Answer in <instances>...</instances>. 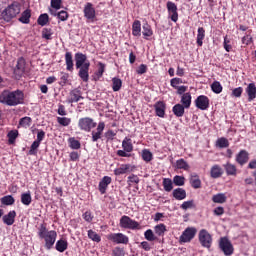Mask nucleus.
Here are the masks:
<instances>
[{
	"label": "nucleus",
	"instance_id": "nucleus-1",
	"mask_svg": "<svg viewBox=\"0 0 256 256\" xmlns=\"http://www.w3.org/2000/svg\"><path fill=\"white\" fill-rule=\"evenodd\" d=\"M75 67L78 69V77L81 78L83 83H89V69L91 68V62L87 60V54L78 52L74 56Z\"/></svg>",
	"mask_w": 256,
	"mask_h": 256
},
{
	"label": "nucleus",
	"instance_id": "nucleus-2",
	"mask_svg": "<svg viewBox=\"0 0 256 256\" xmlns=\"http://www.w3.org/2000/svg\"><path fill=\"white\" fill-rule=\"evenodd\" d=\"M19 13H21V3H19L18 1H14L2 11L1 17L7 23H9V21L15 19V17H17Z\"/></svg>",
	"mask_w": 256,
	"mask_h": 256
},
{
	"label": "nucleus",
	"instance_id": "nucleus-3",
	"mask_svg": "<svg viewBox=\"0 0 256 256\" xmlns=\"http://www.w3.org/2000/svg\"><path fill=\"white\" fill-rule=\"evenodd\" d=\"M78 127L80 131L91 133V130L97 127V122L91 117H83L78 120Z\"/></svg>",
	"mask_w": 256,
	"mask_h": 256
},
{
	"label": "nucleus",
	"instance_id": "nucleus-4",
	"mask_svg": "<svg viewBox=\"0 0 256 256\" xmlns=\"http://www.w3.org/2000/svg\"><path fill=\"white\" fill-rule=\"evenodd\" d=\"M119 226L121 229H130L131 231H135L136 229H141V224L136 220L131 219V217L127 215H123L120 218Z\"/></svg>",
	"mask_w": 256,
	"mask_h": 256
},
{
	"label": "nucleus",
	"instance_id": "nucleus-5",
	"mask_svg": "<svg viewBox=\"0 0 256 256\" xmlns=\"http://www.w3.org/2000/svg\"><path fill=\"white\" fill-rule=\"evenodd\" d=\"M122 149L117 150L116 155L118 157H131L130 153H133V140L129 137H125L122 141Z\"/></svg>",
	"mask_w": 256,
	"mask_h": 256
},
{
	"label": "nucleus",
	"instance_id": "nucleus-6",
	"mask_svg": "<svg viewBox=\"0 0 256 256\" xmlns=\"http://www.w3.org/2000/svg\"><path fill=\"white\" fill-rule=\"evenodd\" d=\"M198 241L205 249H211V245H213V236L206 229H201L198 234Z\"/></svg>",
	"mask_w": 256,
	"mask_h": 256
},
{
	"label": "nucleus",
	"instance_id": "nucleus-7",
	"mask_svg": "<svg viewBox=\"0 0 256 256\" xmlns=\"http://www.w3.org/2000/svg\"><path fill=\"white\" fill-rule=\"evenodd\" d=\"M219 249L224 253L225 256H231L235 253V248L231 243V240L227 237H221L219 240Z\"/></svg>",
	"mask_w": 256,
	"mask_h": 256
},
{
	"label": "nucleus",
	"instance_id": "nucleus-8",
	"mask_svg": "<svg viewBox=\"0 0 256 256\" xmlns=\"http://www.w3.org/2000/svg\"><path fill=\"white\" fill-rule=\"evenodd\" d=\"M83 13L87 23H95L97 21V12L95 11V7H93V3L87 2L84 6Z\"/></svg>",
	"mask_w": 256,
	"mask_h": 256
},
{
	"label": "nucleus",
	"instance_id": "nucleus-9",
	"mask_svg": "<svg viewBox=\"0 0 256 256\" xmlns=\"http://www.w3.org/2000/svg\"><path fill=\"white\" fill-rule=\"evenodd\" d=\"M195 235H197V228L195 227H187L179 237L180 243H191L193 239H195Z\"/></svg>",
	"mask_w": 256,
	"mask_h": 256
},
{
	"label": "nucleus",
	"instance_id": "nucleus-10",
	"mask_svg": "<svg viewBox=\"0 0 256 256\" xmlns=\"http://www.w3.org/2000/svg\"><path fill=\"white\" fill-rule=\"evenodd\" d=\"M25 104V93L23 90L17 89L11 91V107H17V105Z\"/></svg>",
	"mask_w": 256,
	"mask_h": 256
},
{
	"label": "nucleus",
	"instance_id": "nucleus-11",
	"mask_svg": "<svg viewBox=\"0 0 256 256\" xmlns=\"http://www.w3.org/2000/svg\"><path fill=\"white\" fill-rule=\"evenodd\" d=\"M108 241L116 243V245H127L129 243V237L123 233H111L107 235Z\"/></svg>",
	"mask_w": 256,
	"mask_h": 256
},
{
	"label": "nucleus",
	"instance_id": "nucleus-12",
	"mask_svg": "<svg viewBox=\"0 0 256 256\" xmlns=\"http://www.w3.org/2000/svg\"><path fill=\"white\" fill-rule=\"evenodd\" d=\"M41 239H44L46 249H48V250L53 249V246L55 245V241H57V231L50 230Z\"/></svg>",
	"mask_w": 256,
	"mask_h": 256
},
{
	"label": "nucleus",
	"instance_id": "nucleus-13",
	"mask_svg": "<svg viewBox=\"0 0 256 256\" xmlns=\"http://www.w3.org/2000/svg\"><path fill=\"white\" fill-rule=\"evenodd\" d=\"M166 7H167L168 14L170 15L171 21H173L174 23H177V21H179V12H177L178 11L177 4H175L174 2L168 1L166 3Z\"/></svg>",
	"mask_w": 256,
	"mask_h": 256
},
{
	"label": "nucleus",
	"instance_id": "nucleus-14",
	"mask_svg": "<svg viewBox=\"0 0 256 256\" xmlns=\"http://www.w3.org/2000/svg\"><path fill=\"white\" fill-rule=\"evenodd\" d=\"M209 103V97L205 95H200L195 100L197 109H200L201 111H207V109H209Z\"/></svg>",
	"mask_w": 256,
	"mask_h": 256
},
{
	"label": "nucleus",
	"instance_id": "nucleus-15",
	"mask_svg": "<svg viewBox=\"0 0 256 256\" xmlns=\"http://www.w3.org/2000/svg\"><path fill=\"white\" fill-rule=\"evenodd\" d=\"M96 127V130L91 132L93 143H97V141L103 137V131H105V122H99Z\"/></svg>",
	"mask_w": 256,
	"mask_h": 256
},
{
	"label": "nucleus",
	"instance_id": "nucleus-16",
	"mask_svg": "<svg viewBox=\"0 0 256 256\" xmlns=\"http://www.w3.org/2000/svg\"><path fill=\"white\" fill-rule=\"evenodd\" d=\"M25 65V58H19L16 64V68L14 69V74L16 75V77H18V79H21V77H23L25 73Z\"/></svg>",
	"mask_w": 256,
	"mask_h": 256
},
{
	"label": "nucleus",
	"instance_id": "nucleus-17",
	"mask_svg": "<svg viewBox=\"0 0 256 256\" xmlns=\"http://www.w3.org/2000/svg\"><path fill=\"white\" fill-rule=\"evenodd\" d=\"M113 179L110 176H104L101 181L99 182L98 189L101 193V195H105L107 193V189L109 185H111V182Z\"/></svg>",
	"mask_w": 256,
	"mask_h": 256
},
{
	"label": "nucleus",
	"instance_id": "nucleus-18",
	"mask_svg": "<svg viewBox=\"0 0 256 256\" xmlns=\"http://www.w3.org/2000/svg\"><path fill=\"white\" fill-rule=\"evenodd\" d=\"M155 114L157 117L162 119L165 117V111L167 109V104L164 101H158L154 104Z\"/></svg>",
	"mask_w": 256,
	"mask_h": 256
},
{
	"label": "nucleus",
	"instance_id": "nucleus-19",
	"mask_svg": "<svg viewBox=\"0 0 256 256\" xmlns=\"http://www.w3.org/2000/svg\"><path fill=\"white\" fill-rule=\"evenodd\" d=\"M83 99L81 90L74 89L70 91L69 97H68V103H79Z\"/></svg>",
	"mask_w": 256,
	"mask_h": 256
},
{
	"label": "nucleus",
	"instance_id": "nucleus-20",
	"mask_svg": "<svg viewBox=\"0 0 256 256\" xmlns=\"http://www.w3.org/2000/svg\"><path fill=\"white\" fill-rule=\"evenodd\" d=\"M0 103L11 107V90L6 89L0 93Z\"/></svg>",
	"mask_w": 256,
	"mask_h": 256
},
{
	"label": "nucleus",
	"instance_id": "nucleus-21",
	"mask_svg": "<svg viewBox=\"0 0 256 256\" xmlns=\"http://www.w3.org/2000/svg\"><path fill=\"white\" fill-rule=\"evenodd\" d=\"M246 94L248 96V102L255 101L256 99V85L255 83H250L245 89Z\"/></svg>",
	"mask_w": 256,
	"mask_h": 256
},
{
	"label": "nucleus",
	"instance_id": "nucleus-22",
	"mask_svg": "<svg viewBox=\"0 0 256 256\" xmlns=\"http://www.w3.org/2000/svg\"><path fill=\"white\" fill-rule=\"evenodd\" d=\"M223 176V168L219 164L213 165L210 169V177L212 179H219Z\"/></svg>",
	"mask_w": 256,
	"mask_h": 256
},
{
	"label": "nucleus",
	"instance_id": "nucleus-23",
	"mask_svg": "<svg viewBox=\"0 0 256 256\" xmlns=\"http://www.w3.org/2000/svg\"><path fill=\"white\" fill-rule=\"evenodd\" d=\"M249 161V152L241 150L236 156V162L241 166L245 165Z\"/></svg>",
	"mask_w": 256,
	"mask_h": 256
},
{
	"label": "nucleus",
	"instance_id": "nucleus-24",
	"mask_svg": "<svg viewBox=\"0 0 256 256\" xmlns=\"http://www.w3.org/2000/svg\"><path fill=\"white\" fill-rule=\"evenodd\" d=\"M16 217H17V212H15V210H12L8 214L2 217V221L5 225H13V223H15Z\"/></svg>",
	"mask_w": 256,
	"mask_h": 256
},
{
	"label": "nucleus",
	"instance_id": "nucleus-25",
	"mask_svg": "<svg viewBox=\"0 0 256 256\" xmlns=\"http://www.w3.org/2000/svg\"><path fill=\"white\" fill-rule=\"evenodd\" d=\"M172 195L176 201H183L187 198V191L183 188H176L173 190Z\"/></svg>",
	"mask_w": 256,
	"mask_h": 256
},
{
	"label": "nucleus",
	"instance_id": "nucleus-26",
	"mask_svg": "<svg viewBox=\"0 0 256 256\" xmlns=\"http://www.w3.org/2000/svg\"><path fill=\"white\" fill-rule=\"evenodd\" d=\"M68 247H69V242H67V240L63 239V238L59 239L55 245V249L59 253H65V251H67Z\"/></svg>",
	"mask_w": 256,
	"mask_h": 256
},
{
	"label": "nucleus",
	"instance_id": "nucleus-27",
	"mask_svg": "<svg viewBox=\"0 0 256 256\" xmlns=\"http://www.w3.org/2000/svg\"><path fill=\"white\" fill-rule=\"evenodd\" d=\"M131 171H133L131 170V164H122L114 170V175H125L126 173H131Z\"/></svg>",
	"mask_w": 256,
	"mask_h": 256
},
{
	"label": "nucleus",
	"instance_id": "nucleus-28",
	"mask_svg": "<svg viewBox=\"0 0 256 256\" xmlns=\"http://www.w3.org/2000/svg\"><path fill=\"white\" fill-rule=\"evenodd\" d=\"M190 185L193 189H201V178H199L197 173L191 174Z\"/></svg>",
	"mask_w": 256,
	"mask_h": 256
},
{
	"label": "nucleus",
	"instance_id": "nucleus-29",
	"mask_svg": "<svg viewBox=\"0 0 256 256\" xmlns=\"http://www.w3.org/2000/svg\"><path fill=\"white\" fill-rule=\"evenodd\" d=\"M65 63H66V70L73 72V69H74L73 67L75 64L73 63V54L71 52L65 53Z\"/></svg>",
	"mask_w": 256,
	"mask_h": 256
},
{
	"label": "nucleus",
	"instance_id": "nucleus-30",
	"mask_svg": "<svg viewBox=\"0 0 256 256\" xmlns=\"http://www.w3.org/2000/svg\"><path fill=\"white\" fill-rule=\"evenodd\" d=\"M19 21L24 25H29L31 21V9L24 10L21 14V17L19 18Z\"/></svg>",
	"mask_w": 256,
	"mask_h": 256
},
{
	"label": "nucleus",
	"instance_id": "nucleus-31",
	"mask_svg": "<svg viewBox=\"0 0 256 256\" xmlns=\"http://www.w3.org/2000/svg\"><path fill=\"white\" fill-rule=\"evenodd\" d=\"M142 29V35L144 39H146V41H149V37H153V28H151V25H149V23H145L142 26Z\"/></svg>",
	"mask_w": 256,
	"mask_h": 256
},
{
	"label": "nucleus",
	"instance_id": "nucleus-32",
	"mask_svg": "<svg viewBox=\"0 0 256 256\" xmlns=\"http://www.w3.org/2000/svg\"><path fill=\"white\" fill-rule=\"evenodd\" d=\"M106 65L103 62H98V70L94 73V81H99L101 77H103V73H105Z\"/></svg>",
	"mask_w": 256,
	"mask_h": 256
},
{
	"label": "nucleus",
	"instance_id": "nucleus-33",
	"mask_svg": "<svg viewBox=\"0 0 256 256\" xmlns=\"http://www.w3.org/2000/svg\"><path fill=\"white\" fill-rule=\"evenodd\" d=\"M132 35L134 37H141V21L135 20L132 24Z\"/></svg>",
	"mask_w": 256,
	"mask_h": 256
},
{
	"label": "nucleus",
	"instance_id": "nucleus-34",
	"mask_svg": "<svg viewBox=\"0 0 256 256\" xmlns=\"http://www.w3.org/2000/svg\"><path fill=\"white\" fill-rule=\"evenodd\" d=\"M213 203H219L223 205V203H227V195L225 193H218L212 196Z\"/></svg>",
	"mask_w": 256,
	"mask_h": 256
},
{
	"label": "nucleus",
	"instance_id": "nucleus-35",
	"mask_svg": "<svg viewBox=\"0 0 256 256\" xmlns=\"http://www.w3.org/2000/svg\"><path fill=\"white\" fill-rule=\"evenodd\" d=\"M31 123H33V119H31L29 116H25L19 120L18 129L19 127L29 129V127H31Z\"/></svg>",
	"mask_w": 256,
	"mask_h": 256
},
{
	"label": "nucleus",
	"instance_id": "nucleus-36",
	"mask_svg": "<svg viewBox=\"0 0 256 256\" xmlns=\"http://www.w3.org/2000/svg\"><path fill=\"white\" fill-rule=\"evenodd\" d=\"M172 112L176 117H183L185 115V107L182 104H176L173 106Z\"/></svg>",
	"mask_w": 256,
	"mask_h": 256
},
{
	"label": "nucleus",
	"instance_id": "nucleus-37",
	"mask_svg": "<svg viewBox=\"0 0 256 256\" xmlns=\"http://www.w3.org/2000/svg\"><path fill=\"white\" fill-rule=\"evenodd\" d=\"M175 168L182 169L183 171H189V169H191V166H189V163H187L185 159L181 158L176 161Z\"/></svg>",
	"mask_w": 256,
	"mask_h": 256
},
{
	"label": "nucleus",
	"instance_id": "nucleus-38",
	"mask_svg": "<svg viewBox=\"0 0 256 256\" xmlns=\"http://www.w3.org/2000/svg\"><path fill=\"white\" fill-rule=\"evenodd\" d=\"M191 93H184L181 97V103L185 107V109H189L191 107Z\"/></svg>",
	"mask_w": 256,
	"mask_h": 256
},
{
	"label": "nucleus",
	"instance_id": "nucleus-39",
	"mask_svg": "<svg viewBox=\"0 0 256 256\" xmlns=\"http://www.w3.org/2000/svg\"><path fill=\"white\" fill-rule=\"evenodd\" d=\"M205 39V28L199 27L197 33L196 43L198 47H203V40Z\"/></svg>",
	"mask_w": 256,
	"mask_h": 256
},
{
	"label": "nucleus",
	"instance_id": "nucleus-40",
	"mask_svg": "<svg viewBox=\"0 0 256 256\" xmlns=\"http://www.w3.org/2000/svg\"><path fill=\"white\" fill-rule=\"evenodd\" d=\"M9 145H15L17 137H19V130H11L7 134Z\"/></svg>",
	"mask_w": 256,
	"mask_h": 256
},
{
	"label": "nucleus",
	"instance_id": "nucleus-41",
	"mask_svg": "<svg viewBox=\"0 0 256 256\" xmlns=\"http://www.w3.org/2000/svg\"><path fill=\"white\" fill-rule=\"evenodd\" d=\"M32 201H33V199L31 198V192H26V193L21 194L22 205H26L27 207H29V205H31Z\"/></svg>",
	"mask_w": 256,
	"mask_h": 256
},
{
	"label": "nucleus",
	"instance_id": "nucleus-42",
	"mask_svg": "<svg viewBox=\"0 0 256 256\" xmlns=\"http://www.w3.org/2000/svg\"><path fill=\"white\" fill-rule=\"evenodd\" d=\"M121 87H123V81L120 78L114 77L112 79V89L114 92L121 91Z\"/></svg>",
	"mask_w": 256,
	"mask_h": 256
},
{
	"label": "nucleus",
	"instance_id": "nucleus-43",
	"mask_svg": "<svg viewBox=\"0 0 256 256\" xmlns=\"http://www.w3.org/2000/svg\"><path fill=\"white\" fill-rule=\"evenodd\" d=\"M162 185L164 187V191H166L167 193H171V191H173V180H171L170 178H164Z\"/></svg>",
	"mask_w": 256,
	"mask_h": 256
},
{
	"label": "nucleus",
	"instance_id": "nucleus-44",
	"mask_svg": "<svg viewBox=\"0 0 256 256\" xmlns=\"http://www.w3.org/2000/svg\"><path fill=\"white\" fill-rule=\"evenodd\" d=\"M50 13H51V15H54V17H56V15H57V17H58V19H60V21H67V19H69V13L65 10H62L58 13H55V12H53V10H50Z\"/></svg>",
	"mask_w": 256,
	"mask_h": 256
},
{
	"label": "nucleus",
	"instance_id": "nucleus-45",
	"mask_svg": "<svg viewBox=\"0 0 256 256\" xmlns=\"http://www.w3.org/2000/svg\"><path fill=\"white\" fill-rule=\"evenodd\" d=\"M37 23L41 27H45V25L49 23V14L47 13L41 14L37 19Z\"/></svg>",
	"mask_w": 256,
	"mask_h": 256
},
{
	"label": "nucleus",
	"instance_id": "nucleus-46",
	"mask_svg": "<svg viewBox=\"0 0 256 256\" xmlns=\"http://www.w3.org/2000/svg\"><path fill=\"white\" fill-rule=\"evenodd\" d=\"M154 231L158 237H163L165 231H167V226H165V224H158L154 227Z\"/></svg>",
	"mask_w": 256,
	"mask_h": 256
},
{
	"label": "nucleus",
	"instance_id": "nucleus-47",
	"mask_svg": "<svg viewBox=\"0 0 256 256\" xmlns=\"http://www.w3.org/2000/svg\"><path fill=\"white\" fill-rule=\"evenodd\" d=\"M142 159L145 163H151V161H153V153H151L149 149L142 150Z\"/></svg>",
	"mask_w": 256,
	"mask_h": 256
},
{
	"label": "nucleus",
	"instance_id": "nucleus-48",
	"mask_svg": "<svg viewBox=\"0 0 256 256\" xmlns=\"http://www.w3.org/2000/svg\"><path fill=\"white\" fill-rule=\"evenodd\" d=\"M68 143H69L70 149H75V150L81 149V142L75 139V137L69 138Z\"/></svg>",
	"mask_w": 256,
	"mask_h": 256
},
{
	"label": "nucleus",
	"instance_id": "nucleus-49",
	"mask_svg": "<svg viewBox=\"0 0 256 256\" xmlns=\"http://www.w3.org/2000/svg\"><path fill=\"white\" fill-rule=\"evenodd\" d=\"M224 169L227 175H237V167L229 162L224 165Z\"/></svg>",
	"mask_w": 256,
	"mask_h": 256
},
{
	"label": "nucleus",
	"instance_id": "nucleus-50",
	"mask_svg": "<svg viewBox=\"0 0 256 256\" xmlns=\"http://www.w3.org/2000/svg\"><path fill=\"white\" fill-rule=\"evenodd\" d=\"M211 90L213 91V93H216V95H219V93H222L223 92V86L221 85V82L214 81L211 84Z\"/></svg>",
	"mask_w": 256,
	"mask_h": 256
},
{
	"label": "nucleus",
	"instance_id": "nucleus-51",
	"mask_svg": "<svg viewBox=\"0 0 256 256\" xmlns=\"http://www.w3.org/2000/svg\"><path fill=\"white\" fill-rule=\"evenodd\" d=\"M216 147H219L220 149H226L229 147V140L225 137H221L216 141Z\"/></svg>",
	"mask_w": 256,
	"mask_h": 256
},
{
	"label": "nucleus",
	"instance_id": "nucleus-52",
	"mask_svg": "<svg viewBox=\"0 0 256 256\" xmlns=\"http://www.w3.org/2000/svg\"><path fill=\"white\" fill-rule=\"evenodd\" d=\"M88 239H91L95 243H101V236L93 230H88Z\"/></svg>",
	"mask_w": 256,
	"mask_h": 256
},
{
	"label": "nucleus",
	"instance_id": "nucleus-53",
	"mask_svg": "<svg viewBox=\"0 0 256 256\" xmlns=\"http://www.w3.org/2000/svg\"><path fill=\"white\" fill-rule=\"evenodd\" d=\"M47 233H49V230H47V224L45 223L40 224V226L38 227L39 238L43 239V237H45Z\"/></svg>",
	"mask_w": 256,
	"mask_h": 256
},
{
	"label": "nucleus",
	"instance_id": "nucleus-54",
	"mask_svg": "<svg viewBox=\"0 0 256 256\" xmlns=\"http://www.w3.org/2000/svg\"><path fill=\"white\" fill-rule=\"evenodd\" d=\"M180 207L183 209V211H187V209H195L197 206L195 205L194 200H188L183 202Z\"/></svg>",
	"mask_w": 256,
	"mask_h": 256
},
{
	"label": "nucleus",
	"instance_id": "nucleus-55",
	"mask_svg": "<svg viewBox=\"0 0 256 256\" xmlns=\"http://www.w3.org/2000/svg\"><path fill=\"white\" fill-rule=\"evenodd\" d=\"M2 205H15V198L11 195H7L1 198Z\"/></svg>",
	"mask_w": 256,
	"mask_h": 256
},
{
	"label": "nucleus",
	"instance_id": "nucleus-56",
	"mask_svg": "<svg viewBox=\"0 0 256 256\" xmlns=\"http://www.w3.org/2000/svg\"><path fill=\"white\" fill-rule=\"evenodd\" d=\"M173 183L176 187H183L185 185V177L176 175L173 178Z\"/></svg>",
	"mask_w": 256,
	"mask_h": 256
},
{
	"label": "nucleus",
	"instance_id": "nucleus-57",
	"mask_svg": "<svg viewBox=\"0 0 256 256\" xmlns=\"http://www.w3.org/2000/svg\"><path fill=\"white\" fill-rule=\"evenodd\" d=\"M53 29L51 28H43L42 30V38L46 39L47 41L52 39Z\"/></svg>",
	"mask_w": 256,
	"mask_h": 256
},
{
	"label": "nucleus",
	"instance_id": "nucleus-58",
	"mask_svg": "<svg viewBox=\"0 0 256 256\" xmlns=\"http://www.w3.org/2000/svg\"><path fill=\"white\" fill-rule=\"evenodd\" d=\"M57 122L59 125H62V127H69V125H71V118L57 117Z\"/></svg>",
	"mask_w": 256,
	"mask_h": 256
},
{
	"label": "nucleus",
	"instance_id": "nucleus-59",
	"mask_svg": "<svg viewBox=\"0 0 256 256\" xmlns=\"http://www.w3.org/2000/svg\"><path fill=\"white\" fill-rule=\"evenodd\" d=\"M144 237H145L146 241H157V238H156L155 234L153 233V230H151V229H148L145 231Z\"/></svg>",
	"mask_w": 256,
	"mask_h": 256
},
{
	"label": "nucleus",
	"instance_id": "nucleus-60",
	"mask_svg": "<svg viewBox=\"0 0 256 256\" xmlns=\"http://www.w3.org/2000/svg\"><path fill=\"white\" fill-rule=\"evenodd\" d=\"M41 143L37 142L36 140L31 144L30 150L28 152L29 155H37V149H39Z\"/></svg>",
	"mask_w": 256,
	"mask_h": 256
},
{
	"label": "nucleus",
	"instance_id": "nucleus-61",
	"mask_svg": "<svg viewBox=\"0 0 256 256\" xmlns=\"http://www.w3.org/2000/svg\"><path fill=\"white\" fill-rule=\"evenodd\" d=\"M139 181H141L139 179V176L135 175V174H131L130 176H128V180L127 183L129 185V187H131V184L134 183L135 185H139Z\"/></svg>",
	"mask_w": 256,
	"mask_h": 256
},
{
	"label": "nucleus",
	"instance_id": "nucleus-62",
	"mask_svg": "<svg viewBox=\"0 0 256 256\" xmlns=\"http://www.w3.org/2000/svg\"><path fill=\"white\" fill-rule=\"evenodd\" d=\"M231 40L227 37V35L224 37L223 47L227 53H230V51L233 50V46H231Z\"/></svg>",
	"mask_w": 256,
	"mask_h": 256
},
{
	"label": "nucleus",
	"instance_id": "nucleus-63",
	"mask_svg": "<svg viewBox=\"0 0 256 256\" xmlns=\"http://www.w3.org/2000/svg\"><path fill=\"white\" fill-rule=\"evenodd\" d=\"M140 247H141V249H144L145 251H151V249H153V243L143 241L140 243Z\"/></svg>",
	"mask_w": 256,
	"mask_h": 256
},
{
	"label": "nucleus",
	"instance_id": "nucleus-64",
	"mask_svg": "<svg viewBox=\"0 0 256 256\" xmlns=\"http://www.w3.org/2000/svg\"><path fill=\"white\" fill-rule=\"evenodd\" d=\"M113 256H125V251L121 247H115L112 251Z\"/></svg>",
	"mask_w": 256,
	"mask_h": 256
}]
</instances>
